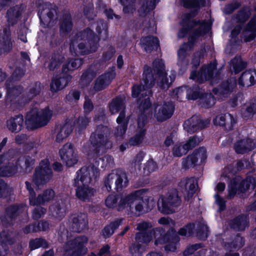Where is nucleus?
I'll return each instance as SVG.
<instances>
[{"label":"nucleus","mask_w":256,"mask_h":256,"mask_svg":"<svg viewBox=\"0 0 256 256\" xmlns=\"http://www.w3.org/2000/svg\"><path fill=\"white\" fill-rule=\"evenodd\" d=\"M147 189H141L121 198L117 204L118 198L114 195H110L106 200L108 208L117 206L118 210H125L128 214L139 216L152 210L155 206L153 198L145 196Z\"/></svg>","instance_id":"f257e3e1"},{"label":"nucleus","mask_w":256,"mask_h":256,"mask_svg":"<svg viewBox=\"0 0 256 256\" xmlns=\"http://www.w3.org/2000/svg\"><path fill=\"white\" fill-rule=\"evenodd\" d=\"M98 173V168L90 166H84L77 172L74 184L76 188V195L78 198L86 200L94 195V190L89 184Z\"/></svg>","instance_id":"f03ea898"},{"label":"nucleus","mask_w":256,"mask_h":256,"mask_svg":"<svg viewBox=\"0 0 256 256\" xmlns=\"http://www.w3.org/2000/svg\"><path fill=\"white\" fill-rule=\"evenodd\" d=\"M142 88V86H134L132 89V96L134 98L140 97L139 102L140 109H146L150 106V98L148 94L150 92L148 89L154 84V77L152 70L148 67L144 68L143 74Z\"/></svg>","instance_id":"7ed1b4c3"},{"label":"nucleus","mask_w":256,"mask_h":256,"mask_svg":"<svg viewBox=\"0 0 256 256\" xmlns=\"http://www.w3.org/2000/svg\"><path fill=\"white\" fill-rule=\"evenodd\" d=\"M98 38L90 30H87L70 46V50L76 54H87L94 52L98 48Z\"/></svg>","instance_id":"20e7f679"},{"label":"nucleus","mask_w":256,"mask_h":256,"mask_svg":"<svg viewBox=\"0 0 256 256\" xmlns=\"http://www.w3.org/2000/svg\"><path fill=\"white\" fill-rule=\"evenodd\" d=\"M52 112L48 108L39 110L34 108L28 112L26 124L28 128L34 129L46 125L50 120Z\"/></svg>","instance_id":"39448f33"},{"label":"nucleus","mask_w":256,"mask_h":256,"mask_svg":"<svg viewBox=\"0 0 256 256\" xmlns=\"http://www.w3.org/2000/svg\"><path fill=\"white\" fill-rule=\"evenodd\" d=\"M182 28L178 34V36L182 38L188 32L190 34V36L189 38L190 42L192 41L196 37L204 35L210 28V25L207 22L200 23L189 20H184L182 23Z\"/></svg>","instance_id":"423d86ee"},{"label":"nucleus","mask_w":256,"mask_h":256,"mask_svg":"<svg viewBox=\"0 0 256 256\" xmlns=\"http://www.w3.org/2000/svg\"><path fill=\"white\" fill-rule=\"evenodd\" d=\"M181 200L176 190H172L166 196H161L158 202V210L164 214H170L174 212V208L178 206Z\"/></svg>","instance_id":"0eeeda50"},{"label":"nucleus","mask_w":256,"mask_h":256,"mask_svg":"<svg viewBox=\"0 0 256 256\" xmlns=\"http://www.w3.org/2000/svg\"><path fill=\"white\" fill-rule=\"evenodd\" d=\"M99 140L98 142L100 145L99 150H94L92 152H90L88 154V158L90 160L94 162L96 165L98 166L101 162V167L106 168L111 166L113 164L114 160L113 158L110 156H105L102 158L100 157V150L103 148L102 146H104L106 148H110L112 146L111 144H108L107 145L106 138L102 136V137H98Z\"/></svg>","instance_id":"6e6552de"},{"label":"nucleus","mask_w":256,"mask_h":256,"mask_svg":"<svg viewBox=\"0 0 256 256\" xmlns=\"http://www.w3.org/2000/svg\"><path fill=\"white\" fill-rule=\"evenodd\" d=\"M114 182L117 190L127 186L128 180L126 174L121 170H116L109 174L104 181L105 187L108 192L112 190Z\"/></svg>","instance_id":"1a4fd4ad"},{"label":"nucleus","mask_w":256,"mask_h":256,"mask_svg":"<svg viewBox=\"0 0 256 256\" xmlns=\"http://www.w3.org/2000/svg\"><path fill=\"white\" fill-rule=\"evenodd\" d=\"M88 242L85 236L78 237L69 241L64 247L65 256H82L86 254L87 250L84 246Z\"/></svg>","instance_id":"9d476101"},{"label":"nucleus","mask_w":256,"mask_h":256,"mask_svg":"<svg viewBox=\"0 0 256 256\" xmlns=\"http://www.w3.org/2000/svg\"><path fill=\"white\" fill-rule=\"evenodd\" d=\"M52 177V171L50 168V162L44 159L40 162L38 168L36 170L33 182L37 186L48 182Z\"/></svg>","instance_id":"9b49d317"},{"label":"nucleus","mask_w":256,"mask_h":256,"mask_svg":"<svg viewBox=\"0 0 256 256\" xmlns=\"http://www.w3.org/2000/svg\"><path fill=\"white\" fill-rule=\"evenodd\" d=\"M202 140L201 137L194 136L190 138L185 143H176L172 148V154L174 156L180 157L186 154L190 150L197 146Z\"/></svg>","instance_id":"f8f14e48"},{"label":"nucleus","mask_w":256,"mask_h":256,"mask_svg":"<svg viewBox=\"0 0 256 256\" xmlns=\"http://www.w3.org/2000/svg\"><path fill=\"white\" fill-rule=\"evenodd\" d=\"M60 156L64 163L68 167L76 164L78 160L77 153L75 152L73 146L67 143L60 150Z\"/></svg>","instance_id":"ddd939ff"},{"label":"nucleus","mask_w":256,"mask_h":256,"mask_svg":"<svg viewBox=\"0 0 256 256\" xmlns=\"http://www.w3.org/2000/svg\"><path fill=\"white\" fill-rule=\"evenodd\" d=\"M153 70L156 72V78H158V84L162 88H168L174 80V76H170V82L166 77L164 69V64L162 60H156L153 64Z\"/></svg>","instance_id":"4468645a"},{"label":"nucleus","mask_w":256,"mask_h":256,"mask_svg":"<svg viewBox=\"0 0 256 256\" xmlns=\"http://www.w3.org/2000/svg\"><path fill=\"white\" fill-rule=\"evenodd\" d=\"M151 227L152 224L148 222H143L138 224L137 230H140V232L136 234V237L138 242H144L148 243L151 240L152 236H154L155 238H156L157 234H160V230L158 228L153 230L149 233L146 232V230Z\"/></svg>","instance_id":"2eb2a0df"},{"label":"nucleus","mask_w":256,"mask_h":256,"mask_svg":"<svg viewBox=\"0 0 256 256\" xmlns=\"http://www.w3.org/2000/svg\"><path fill=\"white\" fill-rule=\"evenodd\" d=\"M27 189L30 192V203L31 205H38L42 204L48 202L54 198V193L52 190H48L44 192L42 195H39L36 199L35 198L36 194L31 188L30 184L26 182Z\"/></svg>","instance_id":"dca6fc26"},{"label":"nucleus","mask_w":256,"mask_h":256,"mask_svg":"<svg viewBox=\"0 0 256 256\" xmlns=\"http://www.w3.org/2000/svg\"><path fill=\"white\" fill-rule=\"evenodd\" d=\"M66 200L60 196H56L52 200V204L50 207L51 214L56 218L60 220L66 214Z\"/></svg>","instance_id":"f3484780"},{"label":"nucleus","mask_w":256,"mask_h":256,"mask_svg":"<svg viewBox=\"0 0 256 256\" xmlns=\"http://www.w3.org/2000/svg\"><path fill=\"white\" fill-rule=\"evenodd\" d=\"M38 8L40 20L44 24L50 26L52 20L56 14V9L52 8L51 4L48 3L40 4Z\"/></svg>","instance_id":"a211bd4d"},{"label":"nucleus","mask_w":256,"mask_h":256,"mask_svg":"<svg viewBox=\"0 0 256 256\" xmlns=\"http://www.w3.org/2000/svg\"><path fill=\"white\" fill-rule=\"evenodd\" d=\"M154 116L158 121L169 118L172 114L174 106L172 103L158 104L154 107Z\"/></svg>","instance_id":"6ab92c4d"},{"label":"nucleus","mask_w":256,"mask_h":256,"mask_svg":"<svg viewBox=\"0 0 256 256\" xmlns=\"http://www.w3.org/2000/svg\"><path fill=\"white\" fill-rule=\"evenodd\" d=\"M216 64L215 62L211 63L207 67L202 68L197 76L194 72H192L190 78L196 80L199 82L214 78L212 77L214 71L216 70Z\"/></svg>","instance_id":"aec40b11"},{"label":"nucleus","mask_w":256,"mask_h":256,"mask_svg":"<svg viewBox=\"0 0 256 256\" xmlns=\"http://www.w3.org/2000/svg\"><path fill=\"white\" fill-rule=\"evenodd\" d=\"M210 120L204 122L200 120L196 116H193L189 120H186L184 124V130L189 133H193L200 128L206 126L210 124Z\"/></svg>","instance_id":"412c9836"},{"label":"nucleus","mask_w":256,"mask_h":256,"mask_svg":"<svg viewBox=\"0 0 256 256\" xmlns=\"http://www.w3.org/2000/svg\"><path fill=\"white\" fill-rule=\"evenodd\" d=\"M12 48L10 32L9 28L4 30L0 37V54H6L10 52Z\"/></svg>","instance_id":"4be33fe9"},{"label":"nucleus","mask_w":256,"mask_h":256,"mask_svg":"<svg viewBox=\"0 0 256 256\" xmlns=\"http://www.w3.org/2000/svg\"><path fill=\"white\" fill-rule=\"evenodd\" d=\"M88 220L86 214H74L71 218V227L74 232H82L86 228Z\"/></svg>","instance_id":"5701e85b"},{"label":"nucleus","mask_w":256,"mask_h":256,"mask_svg":"<svg viewBox=\"0 0 256 256\" xmlns=\"http://www.w3.org/2000/svg\"><path fill=\"white\" fill-rule=\"evenodd\" d=\"M180 186L184 189L186 198L188 200L195 192L197 184L194 178H186L180 182Z\"/></svg>","instance_id":"b1692460"},{"label":"nucleus","mask_w":256,"mask_h":256,"mask_svg":"<svg viewBox=\"0 0 256 256\" xmlns=\"http://www.w3.org/2000/svg\"><path fill=\"white\" fill-rule=\"evenodd\" d=\"M24 125L22 115H18L10 118L6 121V127L12 132H18L22 130Z\"/></svg>","instance_id":"393cba45"},{"label":"nucleus","mask_w":256,"mask_h":256,"mask_svg":"<svg viewBox=\"0 0 256 256\" xmlns=\"http://www.w3.org/2000/svg\"><path fill=\"white\" fill-rule=\"evenodd\" d=\"M72 130V124L70 122H66L58 126L56 130V141L58 142H62L70 134Z\"/></svg>","instance_id":"a878e982"},{"label":"nucleus","mask_w":256,"mask_h":256,"mask_svg":"<svg viewBox=\"0 0 256 256\" xmlns=\"http://www.w3.org/2000/svg\"><path fill=\"white\" fill-rule=\"evenodd\" d=\"M116 122L118 125L114 134L117 138L120 139L122 138L126 132L128 124V120L125 118V114L124 112H120L116 119Z\"/></svg>","instance_id":"bb28decb"},{"label":"nucleus","mask_w":256,"mask_h":256,"mask_svg":"<svg viewBox=\"0 0 256 256\" xmlns=\"http://www.w3.org/2000/svg\"><path fill=\"white\" fill-rule=\"evenodd\" d=\"M256 82V71H246L241 76L238 84L241 86H248Z\"/></svg>","instance_id":"cd10ccee"},{"label":"nucleus","mask_w":256,"mask_h":256,"mask_svg":"<svg viewBox=\"0 0 256 256\" xmlns=\"http://www.w3.org/2000/svg\"><path fill=\"white\" fill-rule=\"evenodd\" d=\"M114 76L115 73L114 71L102 75L96 80L94 88L97 90H102L110 84Z\"/></svg>","instance_id":"c85d7f7f"},{"label":"nucleus","mask_w":256,"mask_h":256,"mask_svg":"<svg viewBox=\"0 0 256 256\" xmlns=\"http://www.w3.org/2000/svg\"><path fill=\"white\" fill-rule=\"evenodd\" d=\"M256 146V144L254 142L248 138L238 142L234 146V148L236 152L243 154L252 150Z\"/></svg>","instance_id":"c756f323"},{"label":"nucleus","mask_w":256,"mask_h":256,"mask_svg":"<svg viewBox=\"0 0 256 256\" xmlns=\"http://www.w3.org/2000/svg\"><path fill=\"white\" fill-rule=\"evenodd\" d=\"M23 11V8L16 6L10 8L7 12L8 22L9 25L13 26L18 20V19Z\"/></svg>","instance_id":"7c9ffc66"},{"label":"nucleus","mask_w":256,"mask_h":256,"mask_svg":"<svg viewBox=\"0 0 256 256\" xmlns=\"http://www.w3.org/2000/svg\"><path fill=\"white\" fill-rule=\"evenodd\" d=\"M140 43L142 48L146 52L154 48L157 49L159 44L158 39L153 36L142 38H141Z\"/></svg>","instance_id":"2f4dec72"},{"label":"nucleus","mask_w":256,"mask_h":256,"mask_svg":"<svg viewBox=\"0 0 256 256\" xmlns=\"http://www.w3.org/2000/svg\"><path fill=\"white\" fill-rule=\"evenodd\" d=\"M70 80L68 76L56 78L52 80L50 84L51 90L56 92L64 88Z\"/></svg>","instance_id":"473e14b6"},{"label":"nucleus","mask_w":256,"mask_h":256,"mask_svg":"<svg viewBox=\"0 0 256 256\" xmlns=\"http://www.w3.org/2000/svg\"><path fill=\"white\" fill-rule=\"evenodd\" d=\"M49 228V224L47 222H38V224L30 225L26 227L24 232L26 234L32 232H36L40 230H46Z\"/></svg>","instance_id":"72a5a7b5"},{"label":"nucleus","mask_w":256,"mask_h":256,"mask_svg":"<svg viewBox=\"0 0 256 256\" xmlns=\"http://www.w3.org/2000/svg\"><path fill=\"white\" fill-rule=\"evenodd\" d=\"M82 62L81 59L72 60L63 66L62 71L64 72H67L74 70L78 68L82 64Z\"/></svg>","instance_id":"f704fd0d"},{"label":"nucleus","mask_w":256,"mask_h":256,"mask_svg":"<svg viewBox=\"0 0 256 256\" xmlns=\"http://www.w3.org/2000/svg\"><path fill=\"white\" fill-rule=\"evenodd\" d=\"M124 108V100L118 98L114 100L110 106V110L112 114L116 113L118 111L123 110Z\"/></svg>","instance_id":"c9c22d12"},{"label":"nucleus","mask_w":256,"mask_h":256,"mask_svg":"<svg viewBox=\"0 0 256 256\" xmlns=\"http://www.w3.org/2000/svg\"><path fill=\"white\" fill-rule=\"evenodd\" d=\"M225 118L224 123L222 126L226 130H232L236 122V118L231 114H226Z\"/></svg>","instance_id":"e433bc0d"},{"label":"nucleus","mask_w":256,"mask_h":256,"mask_svg":"<svg viewBox=\"0 0 256 256\" xmlns=\"http://www.w3.org/2000/svg\"><path fill=\"white\" fill-rule=\"evenodd\" d=\"M188 44H184L180 48L178 52V64L180 66H186L188 64L187 60H185L186 52Z\"/></svg>","instance_id":"4c0bfd02"},{"label":"nucleus","mask_w":256,"mask_h":256,"mask_svg":"<svg viewBox=\"0 0 256 256\" xmlns=\"http://www.w3.org/2000/svg\"><path fill=\"white\" fill-rule=\"evenodd\" d=\"M0 241L2 243L11 244L14 242V234L12 232H3L0 234Z\"/></svg>","instance_id":"58836bf2"},{"label":"nucleus","mask_w":256,"mask_h":256,"mask_svg":"<svg viewBox=\"0 0 256 256\" xmlns=\"http://www.w3.org/2000/svg\"><path fill=\"white\" fill-rule=\"evenodd\" d=\"M136 242L130 248V251L132 254L134 256H140L144 252V246H142L140 244H146V242H138L136 240Z\"/></svg>","instance_id":"ea45409f"},{"label":"nucleus","mask_w":256,"mask_h":256,"mask_svg":"<svg viewBox=\"0 0 256 256\" xmlns=\"http://www.w3.org/2000/svg\"><path fill=\"white\" fill-rule=\"evenodd\" d=\"M145 134L144 130L140 129L134 136L130 138L129 143L132 146L138 145L144 140Z\"/></svg>","instance_id":"a19ab883"},{"label":"nucleus","mask_w":256,"mask_h":256,"mask_svg":"<svg viewBox=\"0 0 256 256\" xmlns=\"http://www.w3.org/2000/svg\"><path fill=\"white\" fill-rule=\"evenodd\" d=\"M120 222L121 220L116 221L106 226L103 230V234L104 236L109 237L112 234L114 230L120 225Z\"/></svg>","instance_id":"79ce46f5"},{"label":"nucleus","mask_w":256,"mask_h":256,"mask_svg":"<svg viewBox=\"0 0 256 256\" xmlns=\"http://www.w3.org/2000/svg\"><path fill=\"white\" fill-rule=\"evenodd\" d=\"M120 2L124 6V13H132L135 10V0H120Z\"/></svg>","instance_id":"37998d69"},{"label":"nucleus","mask_w":256,"mask_h":256,"mask_svg":"<svg viewBox=\"0 0 256 256\" xmlns=\"http://www.w3.org/2000/svg\"><path fill=\"white\" fill-rule=\"evenodd\" d=\"M192 155H194V158L198 160V162L199 160L200 162H202L206 158V150L204 148H200L194 150Z\"/></svg>","instance_id":"c03bdc74"},{"label":"nucleus","mask_w":256,"mask_h":256,"mask_svg":"<svg viewBox=\"0 0 256 256\" xmlns=\"http://www.w3.org/2000/svg\"><path fill=\"white\" fill-rule=\"evenodd\" d=\"M216 100L211 94H206L202 98V106L206 108L212 106L215 104Z\"/></svg>","instance_id":"a18cd8bd"},{"label":"nucleus","mask_w":256,"mask_h":256,"mask_svg":"<svg viewBox=\"0 0 256 256\" xmlns=\"http://www.w3.org/2000/svg\"><path fill=\"white\" fill-rule=\"evenodd\" d=\"M194 155L190 154L186 158L183 159L182 166L185 168L193 167L198 162V160L195 159Z\"/></svg>","instance_id":"49530a36"},{"label":"nucleus","mask_w":256,"mask_h":256,"mask_svg":"<svg viewBox=\"0 0 256 256\" xmlns=\"http://www.w3.org/2000/svg\"><path fill=\"white\" fill-rule=\"evenodd\" d=\"M182 1L184 7L192 8L204 6L205 0H182Z\"/></svg>","instance_id":"de8ad7c7"},{"label":"nucleus","mask_w":256,"mask_h":256,"mask_svg":"<svg viewBox=\"0 0 256 256\" xmlns=\"http://www.w3.org/2000/svg\"><path fill=\"white\" fill-rule=\"evenodd\" d=\"M64 57L60 54H56L52 58V60L49 66L51 70H54L57 66H59L64 61Z\"/></svg>","instance_id":"09e8293b"},{"label":"nucleus","mask_w":256,"mask_h":256,"mask_svg":"<svg viewBox=\"0 0 256 256\" xmlns=\"http://www.w3.org/2000/svg\"><path fill=\"white\" fill-rule=\"evenodd\" d=\"M18 168L14 166L12 168L6 167L0 168V176H10L17 172Z\"/></svg>","instance_id":"8fccbe9b"},{"label":"nucleus","mask_w":256,"mask_h":256,"mask_svg":"<svg viewBox=\"0 0 256 256\" xmlns=\"http://www.w3.org/2000/svg\"><path fill=\"white\" fill-rule=\"evenodd\" d=\"M194 228V224H190L186 225L185 227L180 228L178 232V234L182 236H190L193 233Z\"/></svg>","instance_id":"3c124183"},{"label":"nucleus","mask_w":256,"mask_h":256,"mask_svg":"<svg viewBox=\"0 0 256 256\" xmlns=\"http://www.w3.org/2000/svg\"><path fill=\"white\" fill-rule=\"evenodd\" d=\"M46 246V242L42 238H36L30 242V247L31 250H35L40 247Z\"/></svg>","instance_id":"603ef678"},{"label":"nucleus","mask_w":256,"mask_h":256,"mask_svg":"<svg viewBox=\"0 0 256 256\" xmlns=\"http://www.w3.org/2000/svg\"><path fill=\"white\" fill-rule=\"evenodd\" d=\"M232 63L235 73L240 72L246 66V64L240 58L233 60Z\"/></svg>","instance_id":"864d4df0"},{"label":"nucleus","mask_w":256,"mask_h":256,"mask_svg":"<svg viewBox=\"0 0 256 256\" xmlns=\"http://www.w3.org/2000/svg\"><path fill=\"white\" fill-rule=\"evenodd\" d=\"M72 24L70 18L68 16L62 22L60 26V30L62 32H68L71 30Z\"/></svg>","instance_id":"5fc2aeb1"},{"label":"nucleus","mask_w":256,"mask_h":256,"mask_svg":"<svg viewBox=\"0 0 256 256\" xmlns=\"http://www.w3.org/2000/svg\"><path fill=\"white\" fill-rule=\"evenodd\" d=\"M26 206H21L20 207L18 206H14L10 207L8 210V213L11 215L13 216L16 214H19L20 213L23 212L24 210H26Z\"/></svg>","instance_id":"6e6d98bb"},{"label":"nucleus","mask_w":256,"mask_h":256,"mask_svg":"<svg viewBox=\"0 0 256 256\" xmlns=\"http://www.w3.org/2000/svg\"><path fill=\"white\" fill-rule=\"evenodd\" d=\"M80 94L78 91L72 90L66 96V99L70 102H75L80 98Z\"/></svg>","instance_id":"4d7b16f0"},{"label":"nucleus","mask_w":256,"mask_h":256,"mask_svg":"<svg viewBox=\"0 0 256 256\" xmlns=\"http://www.w3.org/2000/svg\"><path fill=\"white\" fill-rule=\"evenodd\" d=\"M46 212V210L42 207L36 208L32 212V217L34 219H38L43 216Z\"/></svg>","instance_id":"13d9d810"},{"label":"nucleus","mask_w":256,"mask_h":256,"mask_svg":"<svg viewBox=\"0 0 256 256\" xmlns=\"http://www.w3.org/2000/svg\"><path fill=\"white\" fill-rule=\"evenodd\" d=\"M239 186L235 180H233L231 182L230 184L228 186V191L230 197H232L234 194L236 192L237 190H236L237 187Z\"/></svg>","instance_id":"bf43d9fd"},{"label":"nucleus","mask_w":256,"mask_h":256,"mask_svg":"<svg viewBox=\"0 0 256 256\" xmlns=\"http://www.w3.org/2000/svg\"><path fill=\"white\" fill-rule=\"evenodd\" d=\"M178 238L172 240V241L166 246V250L169 252H174L177 248V244L174 242H178Z\"/></svg>","instance_id":"052dcab7"},{"label":"nucleus","mask_w":256,"mask_h":256,"mask_svg":"<svg viewBox=\"0 0 256 256\" xmlns=\"http://www.w3.org/2000/svg\"><path fill=\"white\" fill-rule=\"evenodd\" d=\"M216 203L219 206L218 210L221 211L225 208V202L219 196L216 194L214 196Z\"/></svg>","instance_id":"680f3d73"},{"label":"nucleus","mask_w":256,"mask_h":256,"mask_svg":"<svg viewBox=\"0 0 256 256\" xmlns=\"http://www.w3.org/2000/svg\"><path fill=\"white\" fill-rule=\"evenodd\" d=\"M226 114H220L217 116L216 118L214 120V123L215 125H218L222 126L226 120Z\"/></svg>","instance_id":"e2e57ef3"},{"label":"nucleus","mask_w":256,"mask_h":256,"mask_svg":"<svg viewBox=\"0 0 256 256\" xmlns=\"http://www.w3.org/2000/svg\"><path fill=\"white\" fill-rule=\"evenodd\" d=\"M249 12L241 11L238 14V20L240 22H244L249 17Z\"/></svg>","instance_id":"0e129e2a"},{"label":"nucleus","mask_w":256,"mask_h":256,"mask_svg":"<svg viewBox=\"0 0 256 256\" xmlns=\"http://www.w3.org/2000/svg\"><path fill=\"white\" fill-rule=\"evenodd\" d=\"M158 1L159 0H146V6H144V7H146V11L154 8Z\"/></svg>","instance_id":"69168bd1"},{"label":"nucleus","mask_w":256,"mask_h":256,"mask_svg":"<svg viewBox=\"0 0 256 256\" xmlns=\"http://www.w3.org/2000/svg\"><path fill=\"white\" fill-rule=\"evenodd\" d=\"M200 248L199 244H194L188 246L184 252V256H188L192 254L195 250Z\"/></svg>","instance_id":"338daca9"},{"label":"nucleus","mask_w":256,"mask_h":256,"mask_svg":"<svg viewBox=\"0 0 256 256\" xmlns=\"http://www.w3.org/2000/svg\"><path fill=\"white\" fill-rule=\"evenodd\" d=\"M199 96V93L197 91V89L194 92H192V90H188L187 97L189 100H196Z\"/></svg>","instance_id":"774afa93"}]
</instances>
